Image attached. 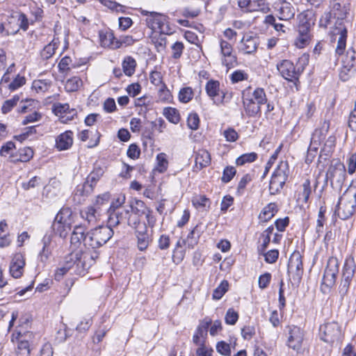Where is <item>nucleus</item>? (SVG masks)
I'll use <instances>...</instances> for the list:
<instances>
[{
	"label": "nucleus",
	"mask_w": 356,
	"mask_h": 356,
	"mask_svg": "<svg viewBox=\"0 0 356 356\" xmlns=\"http://www.w3.org/2000/svg\"><path fill=\"white\" fill-rule=\"evenodd\" d=\"M98 258L97 252L76 250L67 255L63 264L55 273V280L60 281L68 271L72 274L83 275Z\"/></svg>",
	"instance_id": "obj_1"
},
{
	"label": "nucleus",
	"mask_w": 356,
	"mask_h": 356,
	"mask_svg": "<svg viewBox=\"0 0 356 356\" xmlns=\"http://www.w3.org/2000/svg\"><path fill=\"white\" fill-rule=\"evenodd\" d=\"M243 105L246 115L254 118L261 114V106L267 103V97L262 88L253 91L249 87L242 92Z\"/></svg>",
	"instance_id": "obj_2"
},
{
	"label": "nucleus",
	"mask_w": 356,
	"mask_h": 356,
	"mask_svg": "<svg viewBox=\"0 0 356 356\" xmlns=\"http://www.w3.org/2000/svg\"><path fill=\"white\" fill-rule=\"evenodd\" d=\"M308 56L302 55L299 58L296 67L289 60H283L277 64V69L283 78L289 81L294 82L296 85L299 76L308 64Z\"/></svg>",
	"instance_id": "obj_3"
},
{
	"label": "nucleus",
	"mask_w": 356,
	"mask_h": 356,
	"mask_svg": "<svg viewBox=\"0 0 356 356\" xmlns=\"http://www.w3.org/2000/svg\"><path fill=\"white\" fill-rule=\"evenodd\" d=\"M355 207L356 189L350 186L339 198L335 213L341 220H347L354 214Z\"/></svg>",
	"instance_id": "obj_4"
},
{
	"label": "nucleus",
	"mask_w": 356,
	"mask_h": 356,
	"mask_svg": "<svg viewBox=\"0 0 356 356\" xmlns=\"http://www.w3.org/2000/svg\"><path fill=\"white\" fill-rule=\"evenodd\" d=\"M113 231L108 226H99L88 232L85 238V247L97 249L106 243L113 236Z\"/></svg>",
	"instance_id": "obj_5"
},
{
	"label": "nucleus",
	"mask_w": 356,
	"mask_h": 356,
	"mask_svg": "<svg viewBox=\"0 0 356 356\" xmlns=\"http://www.w3.org/2000/svg\"><path fill=\"white\" fill-rule=\"evenodd\" d=\"M299 24L298 26V36L295 44L299 48L304 47L309 40V30L314 24L312 12L307 10L298 15Z\"/></svg>",
	"instance_id": "obj_6"
},
{
	"label": "nucleus",
	"mask_w": 356,
	"mask_h": 356,
	"mask_svg": "<svg viewBox=\"0 0 356 356\" xmlns=\"http://www.w3.org/2000/svg\"><path fill=\"white\" fill-rule=\"evenodd\" d=\"M141 14L146 16L145 22L152 30H159L161 34H170L169 17L161 13L141 10Z\"/></svg>",
	"instance_id": "obj_7"
},
{
	"label": "nucleus",
	"mask_w": 356,
	"mask_h": 356,
	"mask_svg": "<svg viewBox=\"0 0 356 356\" xmlns=\"http://www.w3.org/2000/svg\"><path fill=\"white\" fill-rule=\"evenodd\" d=\"M289 167L286 161H281L275 170L269 184L270 195H276L284 187L289 175Z\"/></svg>",
	"instance_id": "obj_8"
},
{
	"label": "nucleus",
	"mask_w": 356,
	"mask_h": 356,
	"mask_svg": "<svg viewBox=\"0 0 356 356\" xmlns=\"http://www.w3.org/2000/svg\"><path fill=\"white\" fill-rule=\"evenodd\" d=\"M355 263L353 257H348L345 259L339 286V292L342 297L347 295L348 292L350 282L355 275Z\"/></svg>",
	"instance_id": "obj_9"
},
{
	"label": "nucleus",
	"mask_w": 356,
	"mask_h": 356,
	"mask_svg": "<svg viewBox=\"0 0 356 356\" xmlns=\"http://www.w3.org/2000/svg\"><path fill=\"white\" fill-rule=\"evenodd\" d=\"M341 336V327L335 321L325 323L319 327L320 339L327 343L339 341Z\"/></svg>",
	"instance_id": "obj_10"
},
{
	"label": "nucleus",
	"mask_w": 356,
	"mask_h": 356,
	"mask_svg": "<svg viewBox=\"0 0 356 356\" xmlns=\"http://www.w3.org/2000/svg\"><path fill=\"white\" fill-rule=\"evenodd\" d=\"M207 95L216 105L227 102L232 97L231 94H227L220 89V82L215 80H209L205 86Z\"/></svg>",
	"instance_id": "obj_11"
},
{
	"label": "nucleus",
	"mask_w": 356,
	"mask_h": 356,
	"mask_svg": "<svg viewBox=\"0 0 356 356\" xmlns=\"http://www.w3.org/2000/svg\"><path fill=\"white\" fill-rule=\"evenodd\" d=\"M339 262L337 258L335 257H329L324 270L322 284L328 288L334 286L339 273Z\"/></svg>",
	"instance_id": "obj_12"
},
{
	"label": "nucleus",
	"mask_w": 356,
	"mask_h": 356,
	"mask_svg": "<svg viewBox=\"0 0 356 356\" xmlns=\"http://www.w3.org/2000/svg\"><path fill=\"white\" fill-rule=\"evenodd\" d=\"M106 167H102L97 164L95 165L93 170L87 177L86 181L81 186V194L88 195L92 191L97 182L105 172Z\"/></svg>",
	"instance_id": "obj_13"
},
{
	"label": "nucleus",
	"mask_w": 356,
	"mask_h": 356,
	"mask_svg": "<svg viewBox=\"0 0 356 356\" xmlns=\"http://www.w3.org/2000/svg\"><path fill=\"white\" fill-rule=\"evenodd\" d=\"M221 63L228 69L237 65V57L234 54L232 45L226 40H220Z\"/></svg>",
	"instance_id": "obj_14"
},
{
	"label": "nucleus",
	"mask_w": 356,
	"mask_h": 356,
	"mask_svg": "<svg viewBox=\"0 0 356 356\" xmlns=\"http://www.w3.org/2000/svg\"><path fill=\"white\" fill-rule=\"evenodd\" d=\"M275 10L279 19L284 21H289L293 19L297 11L293 3L286 0L275 3Z\"/></svg>",
	"instance_id": "obj_15"
},
{
	"label": "nucleus",
	"mask_w": 356,
	"mask_h": 356,
	"mask_svg": "<svg viewBox=\"0 0 356 356\" xmlns=\"http://www.w3.org/2000/svg\"><path fill=\"white\" fill-rule=\"evenodd\" d=\"M326 177L330 180L331 184L336 182L338 185L343 184L346 179V168L343 163L337 161L329 167Z\"/></svg>",
	"instance_id": "obj_16"
},
{
	"label": "nucleus",
	"mask_w": 356,
	"mask_h": 356,
	"mask_svg": "<svg viewBox=\"0 0 356 356\" xmlns=\"http://www.w3.org/2000/svg\"><path fill=\"white\" fill-rule=\"evenodd\" d=\"M259 43V38L257 35L245 34L239 42L238 50L244 54H254Z\"/></svg>",
	"instance_id": "obj_17"
},
{
	"label": "nucleus",
	"mask_w": 356,
	"mask_h": 356,
	"mask_svg": "<svg viewBox=\"0 0 356 356\" xmlns=\"http://www.w3.org/2000/svg\"><path fill=\"white\" fill-rule=\"evenodd\" d=\"M289 273H293V279L300 280L303 273L302 256L298 250H295L291 255L288 264Z\"/></svg>",
	"instance_id": "obj_18"
},
{
	"label": "nucleus",
	"mask_w": 356,
	"mask_h": 356,
	"mask_svg": "<svg viewBox=\"0 0 356 356\" xmlns=\"http://www.w3.org/2000/svg\"><path fill=\"white\" fill-rule=\"evenodd\" d=\"M356 72V52L353 49H349L342 59V69L340 73L341 78L346 81L348 72Z\"/></svg>",
	"instance_id": "obj_19"
},
{
	"label": "nucleus",
	"mask_w": 356,
	"mask_h": 356,
	"mask_svg": "<svg viewBox=\"0 0 356 356\" xmlns=\"http://www.w3.org/2000/svg\"><path fill=\"white\" fill-rule=\"evenodd\" d=\"M289 329L288 346L298 350L303 341V332L299 327L295 325L289 326Z\"/></svg>",
	"instance_id": "obj_20"
},
{
	"label": "nucleus",
	"mask_w": 356,
	"mask_h": 356,
	"mask_svg": "<svg viewBox=\"0 0 356 356\" xmlns=\"http://www.w3.org/2000/svg\"><path fill=\"white\" fill-rule=\"evenodd\" d=\"M25 259L22 253H16L10 266V273L14 278H19L23 274Z\"/></svg>",
	"instance_id": "obj_21"
},
{
	"label": "nucleus",
	"mask_w": 356,
	"mask_h": 356,
	"mask_svg": "<svg viewBox=\"0 0 356 356\" xmlns=\"http://www.w3.org/2000/svg\"><path fill=\"white\" fill-rule=\"evenodd\" d=\"M333 34L339 35L337 40V45L336 47V54L341 55L346 49V38H347V29L342 22L339 23V26H336L333 31Z\"/></svg>",
	"instance_id": "obj_22"
},
{
	"label": "nucleus",
	"mask_w": 356,
	"mask_h": 356,
	"mask_svg": "<svg viewBox=\"0 0 356 356\" xmlns=\"http://www.w3.org/2000/svg\"><path fill=\"white\" fill-rule=\"evenodd\" d=\"M73 144V132L71 131H66L59 136L56 139V147L59 151L68 149Z\"/></svg>",
	"instance_id": "obj_23"
},
{
	"label": "nucleus",
	"mask_w": 356,
	"mask_h": 356,
	"mask_svg": "<svg viewBox=\"0 0 356 356\" xmlns=\"http://www.w3.org/2000/svg\"><path fill=\"white\" fill-rule=\"evenodd\" d=\"M203 229L201 225H197L188 234L186 239L182 240V243H184L188 248L193 249L198 243L199 238L203 233Z\"/></svg>",
	"instance_id": "obj_24"
},
{
	"label": "nucleus",
	"mask_w": 356,
	"mask_h": 356,
	"mask_svg": "<svg viewBox=\"0 0 356 356\" xmlns=\"http://www.w3.org/2000/svg\"><path fill=\"white\" fill-rule=\"evenodd\" d=\"M99 38L102 47L115 49V44L117 39L115 38L111 30H100L99 31Z\"/></svg>",
	"instance_id": "obj_25"
},
{
	"label": "nucleus",
	"mask_w": 356,
	"mask_h": 356,
	"mask_svg": "<svg viewBox=\"0 0 356 356\" xmlns=\"http://www.w3.org/2000/svg\"><path fill=\"white\" fill-rule=\"evenodd\" d=\"M330 122L329 120H325L320 125L319 127L316 128L312 134L311 139L314 141H317L320 144L325 140L329 129Z\"/></svg>",
	"instance_id": "obj_26"
},
{
	"label": "nucleus",
	"mask_w": 356,
	"mask_h": 356,
	"mask_svg": "<svg viewBox=\"0 0 356 356\" xmlns=\"http://www.w3.org/2000/svg\"><path fill=\"white\" fill-rule=\"evenodd\" d=\"M330 13L333 15V17L337 19L335 27L339 26V22H342V24H344L343 19L346 17L348 14L347 8L345 6H341L339 3L335 2L332 5Z\"/></svg>",
	"instance_id": "obj_27"
},
{
	"label": "nucleus",
	"mask_w": 356,
	"mask_h": 356,
	"mask_svg": "<svg viewBox=\"0 0 356 356\" xmlns=\"http://www.w3.org/2000/svg\"><path fill=\"white\" fill-rule=\"evenodd\" d=\"M211 324V320L205 318L200 325L197 327L196 332L193 337V343L196 345L202 344L200 341V338L207 334V330Z\"/></svg>",
	"instance_id": "obj_28"
},
{
	"label": "nucleus",
	"mask_w": 356,
	"mask_h": 356,
	"mask_svg": "<svg viewBox=\"0 0 356 356\" xmlns=\"http://www.w3.org/2000/svg\"><path fill=\"white\" fill-rule=\"evenodd\" d=\"M54 111L56 115L63 118V114H69L67 120H72L76 115V111L74 108H70L68 104H56L54 105Z\"/></svg>",
	"instance_id": "obj_29"
},
{
	"label": "nucleus",
	"mask_w": 356,
	"mask_h": 356,
	"mask_svg": "<svg viewBox=\"0 0 356 356\" xmlns=\"http://www.w3.org/2000/svg\"><path fill=\"white\" fill-rule=\"evenodd\" d=\"M82 218L86 220L89 225L94 224L97 222L99 212L92 206L88 207L80 212Z\"/></svg>",
	"instance_id": "obj_30"
},
{
	"label": "nucleus",
	"mask_w": 356,
	"mask_h": 356,
	"mask_svg": "<svg viewBox=\"0 0 356 356\" xmlns=\"http://www.w3.org/2000/svg\"><path fill=\"white\" fill-rule=\"evenodd\" d=\"M195 163V167L199 170L209 165L211 163V156L209 152L205 149L199 150L196 153Z\"/></svg>",
	"instance_id": "obj_31"
},
{
	"label": "nucleus",
	"mask_w": 356,
	"mask_h": 356,
	"mask_svg": "<svg viewBox=\"0 0 356 356\" xmlns=\"http://www.w3.org/2000/svg\"><path fill=\"white\" fill-rule=\"evenodd\" d=\"M85 227L81 225L74 227L71 236V243L74 245H78L83 241L85 245Z\"/></svg>",
	"instance_id": "obj_32"
},
{
	"label": "nucleus",
	"mask_w": 356,
	"mask_h": 356,
	"mask_svg": "<svg viewBox=\"0 0 356 356\" xmlns=\"http://www.w3.org/2000/svg\"><path fill=\"white\" fill-rule=\"evenodd\" d=\"M72 211L71 209L69 207H63L56 216L55 219L65 225H68L71 226L72 223Z\"/></svg>",
	"instance_id": "obj_33"
},
{
	"label": "nucleus",
	"mask_w": 356,
	"mask_h": 356,
	"mask_svg": "<svg viewBox=\"0 0 356 356\" xmlns=\"http://www.w3.org/2000/svg\"><path fill=\"white\" fill-rule=\"evenodd\" d=\"M277 205L275 203H269L266 206L259 216L261 221L266 222L270 220L277 213Z\"/></svg>",
	"instance_id": "obj_34"
},
{
	"label": "nucleus",
	"mask_w": 356,
	"mask_h": 356,
	"mask_svg": "<svg viewBox=\"0 0 356 356\" xmlns=\"http://www.w3.org/2000/svg\"><path fill=\"white\" fill-rule=\"evenodd\" d=\"M51 228L56 234H58L60 238H65L71 229V226L63 224L59 221L54 219L52 223Z\"/></svg>",
	"instance_id": "obj_35"
},
{
	"label": "nucleus",
	"mask_w": 356,
	"mask_h": 356,
	"mask_svg": "<svg viewBox=\"0 0 356 356\" xmlns=\"http://www.w3.org/2000/svg\"><path fill=\"white\" fill-rule=\"evenodd\" d=\"M136 62L134 58L131 56H127L124 58L122 62V68L124 73L128 76H132L136 70Z\"/></svg>",
	"instance_id": "obj_36"
},
{
	"label": "nucleus",
	"mask_w": 356,
	"mask_h": 356,
	"mask_svg": "<svg viewBox=\"0 0 356 356\" xmlns=\"http://www.w3.org/2000/svg\"><path fill=\"white\" fill-rule=\"evenodd\" d=\"M130 208L131 211L136 215L142 216L149 211L145 202L139 200H134L131 201L130 203Z\"/></svg>",
	"instance_id": "obj_37"
},
{
	"label": "nucleus",
	"mask_w": 356,
	"mask_h": 356,
	"mask_svg": "<svg viewBox=\"0 0 356 356\" xmlns=\"http://www.w3.org/2000/svg\"><path fill=\"white\" fill-rule=\"evenodd\" d=\"M82 80L78 76H73L67 79L65 84V89L68 92L77 91L82 86Z\"/></svg>",
	"instance_id": "obj_38"
},
{
	"label": "nucleus",
	"mask_w": 356,
	"mask_h": 356,
	"mask_svg": "<svg viewBox=\"0 0 356 356\" xmlns=\"http://www.w3.org/2000/svg\"><path fill=\"white\" fill-rule=\"evenodd\" d=\"M15 17V12H13L7 19V22L6 23V35H15L19 31V27L18 25V22L15 23L13 22L14 17Z\"/></svg>",
	"instance_id": "obj_39"
},
{
	"label": "nucleus",
	"mask_w": 356,
	"mask_h": 356,
	"mask_svg": "<svg viewBox=\"0 0 356 356\" xmlns=\"http://www.w3.org/2000/svg\"><path fill=\"white\" fill-rule=\"evenodd\" d=\"M163 115L173 124H177L180 120L177 110L174 108H165L163 110Z\"/></svg>",
	"instance_id": "obj_40"
},
{
	"label": "nucleus",
	"mask_w": 356,
	"mask_h": 356,
	"mask_svg": "<svg viewBox=\"0 0 356 356\" xmlns=\"http://www.w3.org/2000/svg\"><path fill=\"white\" fill-rule=\"evenodd\" d=\"M51 81L47 80V79L35 80L33 82L32 88L34 90H35L36 92H44L45 91L48 90V89L51 86Z\"/></svg>",
	"instance_id": "obj_41"
},
{
	"label": "nucleus",
	"mask_w": 356,
	"mask_h": 356,
	"mask_svg": "<svg viewBox=\"0 0 356 356\" xmlns=\"http://www.w3.org/2000/svg\"><path fill=\"white\" fill-rule=\"evenodd\" d=\"M258 155L255 152H250L243 154L236 160V163L238 165H243L248 163H252L257 160Z\"/></svg>",
	"instance_id": "obj_42"
},
{
	"label": "nucleus",
	"mask_w": 356,
	"mask_h": 356,
	"mask_svg": "<svg viewBox=\"0 0 356 356\" xmlns=\"http://www.w3.org/2000/svg\"><path fill=\"white\" fill-rule=\"evenodd\" d=\"M229 284L228 282L226 280H223L220 285L214 289L213 292V299L214 300H220L224 294L228 290Z\"/></svg>",
	"instance_id": "obj_43"
},
{
	"label": "nucleus",
	"mask_w": 356,
	"mask_h": 356,
	"mask_svg": "<svg viewBox=\"0 0 356 356\" xmlns=\"http://www.w3.org/2000/svg\"><path fill=\"white\" fill-rule=\"evenodd\" d=\"M193 97V91L191 87L183 88L179 92V99L182 103L189 102Z\"/></svg>",
	"instance_id": "obj_44"
},
{
	"label": "nucleus",
	"mask_w": 356,
	"mask_h": 356,
	"mask_svg": "<svg viewBox=\"0 0 356 356\" xmlns=\"http://www.w3.org/2000/svg\"><path fill=\"white\" fill-rule=\"evenodd\" d=\"M33 156V151L31 147H26L19 149V158L16 161L21 162L29 161ZM15 161V159L14 160Z\"/></svg>",
	"instance_id": "obj_45"
},
{
	"label": "nucleus",
	"mask_w": 356,
	"mask_h": 356,
	"mask_svg": "<svg viewBox=\"0 0 356 356\" xmlns=\"http://www.w3.org/2000/svg\"><path fill=\"white\" fill-rule=\"evenodd\" d=\"M13 21L15 23L18 22L19 29L26 31L29 28V20L26 15L22 13L15 12V17Z\"/></svg>",
	"instance_id": "obj_46"
},
{
	"label": "nucleus",
	"mask_w": 356,
	"mask_h": 356,
	"mask_svg": "<svg viewBox=\"0 0 356 356\" xmlns=\"http://www.w3.org/2000/svg\"><path fill=\"white\" fill-rule=\"evenodd\" d=\"M31 350L27 341L20 340L16 350L17 356H30Z\"/></svg>",
	"instance_id": "obj_47"
},
{
	"label": "nucleus",
	"mask_w": 356,
	"mask_h": 356,
	"mask_svg": "<svg viewBox=\"0 0 356 356\" xmlns=\"http://www.w3.org/2000/svg\"><path fill=\"white\" fill-rule=\"evenodd\" d=\"M19 101V97L18 95H15L13 98L5 101L1 107V112L3 114L9 113L12 108L17 105Z\"/></svg>",
	"instance_id": "obj_48"
},
{
	"label": "nucleus",
	"mask_w": 356,
	"mask_h": 356,
	"mask_svg": "<svg viewBox=\"0 0 356 356\" xmlns=\"http://www.w3.org/2000/svg\"><path fill=\"white\" fill-rule=\"evenodd\" d=\"M136 237L138 248L140 251L145 250L147 248L150 241H152L150 236L148 234H147L142 235H136Z\"/></svg>",
	"instance_id": "obj_49"
},
{
	"label": "nucleus",
	"mask_w": 356,
	"mask_h": 356,
	"mask_svg": "<svg viewBox=\"0 0 356 356\" xmlns=\"http://www.w3.org/2000/svg\"><path fill=\"white\" fill-rule=\"evenodd\" d=\"M252 180V177L250 174L245 175L239 181L237 190L236 195L238 196H241L243 195L245 192V188L248 184H249Z\"/></svg>",
	"instance_id": "obj_50"
},
{
	"label": "nucleus",
	"mask_w": 356,
	"mask_h": 356,
	"mask_svg": "<svg viewBox=\"0 0 356 356\" xmlns=\"http://www.w3.org/2000/svg\"><path fill=\"white\" fill-rule=\"evenodd\" d=\"M156 161H157V170L159 172H164L168 165V161L167 160V156L165 153H160L156 156Z\"/></svg>",
	"instance_id": "obj_51"
},
{
	"label": "nucleus",
	"mask_w": 356,
	"mask_h": 356,
	"mask_svg": "<svg viewBox=\"0 0 356 356\" xmlns=\"http://www.w3.org/2000/svg\"><path fill=\"white\" fill-rule=\"evenodd\" d=\"M161 33L159 36L152 38V42L159 52L163 51L166 47L167 39Z\"/></svg>",
	"instance_id": "obj_52"
},
{
	"label": "nucleus",
	"mask_w": 356,
	"mask_h": 356,
	"mask_svg": "<svg viewBox=\"0 0 356 356\" xmlns=\"http://www.w3.org/2000/svg\"><path fill=\"white\" fill-rule=\"evenodd\" d=\"M236 173V169L233 166H227L225 168L222 176L221 177V181L223 183L229 182L233 177L235 176Z\"/></svg>",
	"instance_id": "obj_53"
},
{
	"label": "nucleus",
	"mask_w": 356,
	"mask_h": 356,
	"mask_svg": "<svg viewBox=\"0 0 356 356\" xmlns=\"http://www.w3.org/2000/svg\"><path fill=\"white\" fill-rule=\"evenodd\" d=\"M336 144V137L334 135L330 136L325 140L324 147L321 149V154L325 153V155H328L329 153L332 152Z\"/></svg>",
	"instance_id": "obj_54"
},
{
	"label": "nucleus",
	"mask_w": 356,
	"mask_h": 356,
	"mask_svg": "<svg viewBox=\"0 0 356 356\" xmlns=\"http://www.w3.org/2000/svg\"><path fill=\"white\" fill-rule=\"evenodd\" d=\"M238 319V314L233 308H229L225 314V321L228 325H235Z\"/></svg>",
	"instance_id": "obj_55"
},
{
	"label": "nucleus",
	"mask_w": 356,
	"mask_h": 356,
	"mask_svg": "<svg viewBox=\"0 0 356 356\" xmlns=\"http://www.w3.org/2000/svg\"><path fill=\"white\" fill-rule=\"evenodd\" d=\"M321 145V144H320L317 141H314V140L311 139L310 145L308 147L307 156L306 161H312V159L315 157L316 154Z\"/></svg>",
	"instance_id": "obj_56"
},
{
	"label": "nucleus",
	"mask_w": 356,
	"mask_h": 356,
	"mask_svg": "<svg viewBox=\"0 0 356 356\" xmlns=\"http://www.w3.org/2000/svg\"><path fill=\"white\" fill-rule=\"evenodd\" d=\"M172 99L170 91L165 84H162L159 91V99L162 102H169Z\"/></svg>",
	"instance_id": "obj_57"
},
{
	"label": "nucleus",
	"mask_w": 356,
	"mask_h": 356,
	"mask_svg": "<svg viewBox=\"0 0 356 356\" xmlns=\"http://www.w3.org/2000/svg\"><path fill=\"white\" fill-rule=\"evenodd\" d=\"M200 118L197 113L189 114L187 119V125L192 130H197L199 127Z\"/></svg>",
	"instance_id": "obj_58"
},
{
	"label": "nucleus",
	"mask_w": 356,
	"mask_h": 356,
	"mask_svg": "<svg viewBox=\"0 0 356 356\" xmlns=\"http://www.w3.org/2000/svg\"><path fill=\"white\" fill-rule=\"evenodd\" d=\"M171 48L172 51V57L175 59H178L181 56L184 46L181 42H176Z\"/></svg>",
	"instance_id": "obj_59"
},
{
	"label": "nucleus",
	"mask_w": 356,
	"mask_h": 356,
	"mask_svg": "<svg viewBox=\"0 0 356 356\" xmlns=\"http://www.w3.org/2000/svg\"><path fill=\"white\" fill-rule=\"evenodd\" d=\"M134 40L131 35L122 36L120 39H117L115 44V49L120 48L123 44L129 46L133 44Z\"/></svg>",
	"instance_id": "obj_60"
},
{
	"label": "nucleus",
	"mask_w": 356,
	"mask_h": 356,
	"mask_svg": "<svg viewBox=\"0 0 356 356\" xmlns=\"http://www.w3.org/2000/svg\"><path fill=\"white\" fill-rule=\"evenodd\" d=\"M302 195L303 197L304 202L307 203L309 200V196L312 193L311 182L309 179H306L302 184Z\"/></svg>",
	"instance_id": "obj_61"
},
{
	"label": "nucleus",
	"mask_w": 356,
	"mask_h": 356,
	"mask_svg": "<svg viewBox=\"0 0 356 356\" xmlns=\"http://www.w3.org/2000/svg\"><path fill=\"white\" fill-rule=\"evenodd\" d=\"M127 154L130 159H138L140 156V149L136 144H135V143L131 144L129 146Z\"/></svg>",
	"instance_id": "obj_62"
},
{
	"label": "nucleus",
	"mask_w": 356,
	"mask_h": 356,
	"mask_svg": "<svg viewBox=\"0 0 356 356\" xmlns=\"http://www.w3.org/2000/svg\"><path fill=\"white\" fill-rule=\"evenodd\" d=\"M216 350L221 355L225 356H229L231 355V349L229 344L225 343L223 341H220L217 343Z\"/></svg>",
	"instance_id": "obj_63"
},
{
	"label": "nucleus",
	"mask_w": 356,
	"mask_h": 356,
	"mask_svg": "<svg viewBox=\"0 0 356 356\" xmlns=\"http://www.w3.org/2000/svg\"><path fill=\"white\" fill-rule=\"evenodd\" d=\"M55 44H49L46 45L41 51V56L43 59L47 60L55 53Z\"/></svg>",
	"instance_id": "obj_64"
}]
</instances>
